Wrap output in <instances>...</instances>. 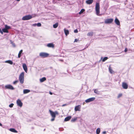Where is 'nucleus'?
Instances as JSON below:
<instances>
[{"label":"nucleus","instance_id":"obj_7","mask_svg":"<svg viewBox=\"0 0 134 134\" xmlns=\"http://www.w3.org/2000/svg\"><path fill=\"white\" fill-rule=\"evenodd\" d=\"M113 21V19L112 18L106 19L105 21V23L106 24H110Z\"/></svg>","mask_w":134,"mask_h":134},{"label":"nucleus","instance_id":"obj_26","mask_svg":"<svg viewBox=\"0 0 134 134\" xmlns=\"http://www.w3.org/2000/svg\"><path fill=\"white\" fill-rule=\"evenodd\" d=\"M77 119V117H76L74 118H72L71 120V122H74L76 121Z\"/></svg>","mask_w":134,"mask_h":134},{"label":"nucleus","instance_id":"obj_11","mask_svg":"<svg viewBox=\"0 0 134 134\" xmlns=\"http://www.w3.org/2000/svg\"><path fill=\"white\" fill-rule=\"evenodd\" d=\"M47 46L49 48H54V45L52 43H48L47 44Z\"/></svg>","mask_w":134,"mask_h":134},{"label":"nucleus","instance_id":"obj_47","mask_svg":"<svg viewBox=\"0 0 134 134\" xmlns=\"http://www.w3.org/2000/svg\"><path fill=\"white\" fill-rule=\"evenodd\" d=\"M12 45H13V46H15V44L14 43H12Z\"/></svg>","mask_w":134,"mask_h":134},{"label":"nucleus","instance_id":"obj_31","mask_svg":"<svg viewBox=\"0 0 134 134\" xmlns=\"http://www.w3.org/2000/svg\"><path fill=\"white\" fill-rule=\"evenodd\" d=\"M5 28L7 30L9 29L10 28V27L7 25H5Z\"/></svg>","mask_w":134,"mask_h":134},{"label":"nucleus","instance_id":"obj_19","mask_svg":"<svg viewBox=\"0 0 134 134\" xmlns=\"http://www.w3.org/2000/svg\"><path fill=\"white\" fill-rule=\"evenodd\" d=\"M86 3L88 4H90L92 3V0H88L86 1Z\"/></svg>","mask_w":134,"mask_h":134},{"label":"nucleus","instance_id":"obj_32","mask_svg":"<svg viewBox=\"0 0 134 134\" xmlns=\"http://www.w3.org/2000/svg\"><path fill=\"white\" fill-rule=\"evenodd\" d=\"M14 105V104L13 103H11L9 105V107L10 108H12L13 107Z\"/></svg>","mask_w":134,"mask_h":134},{"label":"nucleus","instance_id":"obj_21","mask_svg":"<svg viewBox=\"0 0 134 134\" xmlns=\"http://www.w3.org/2000/svg\"><path fill=\"white\" fill-rule=\"evenodd\" d=\"M94 92L95 93L97 94H100V92L98 91L97 89H95L94 90Z\"/></svg>","mask_w":134,"mask_h":134},{"label":"nucleus","instance_id":"obj_4","mask_svg":"<svg viewBox=\"0 0 134 134\" xmlns=\"http://www.w3.org/2000/svg\"><path fill=\"white\" fill-rule=\"evenodd\" d=\"M33 17L30 15H27L23 17L22 19L24 20H28L31 19Z\"/></svg>","mask_w":134,"mask_h":134},{"label":"nucleus","instance_id":"obj_14","mask_svg":"<svg viewBox=\"0 0 134 134\" xmlns=\"http://www.w3.org/2000/svg\"><path fill=\"white\" fill-rule=\"evenodd\" d=\"M71 118V116H68L66 118H65L64 119V121H69L70 120Z\"/></svg>","mask_w":134,"mask_h":134},{"label":"nucleus","instance_id":"obj_33","mask_svg":"<svg viewBox=\"0 0 134 134\" xmlns=\"http://www.w3.org/2000/svg\"><path fill=\"white\" fill-rule=\"evenodd\" d=\"M87 35L88 36H91L92 35V32H89L88 33Z\"/></svg>","mask_w":134,"mask_h":134},{"label":"nucleus","instance_id":"obj_24","mask_svg":"<svg viewBox=\"0 0 134 134\" xmlns=\"http://www.w3.org/2000/svg\"><path fill=\"white\" fill-rule=\"evenodd\" d=\"M109 70L111 74H112L114 72L110 66L109 67Z\"/></svg>","mask_w":134,"mask_h":134},{"label":"nucleus","instance_id":"obj_50","mask_svg":"<svg viewBox=\"0 0 134 134\" xmlns=\"http://www.w3.org/2000/svg\"><path fill=\"white\" fill-rule=\"evenodd\" d=\"M16 1H20V0H16Z\"/></svg>","mask_w":134,"mask_h":134},{"label":"nucleus","instance_id":"obj_17","mask_svg":"<svg viewBox=\"0 0 134 134\" xmlns=\"http://www.w3.org/2000/svg\"><path fill=\"white\" fill-rule=\"evenodd\" d=\"M5 63L9 64L11 65H12L13 64V62L12 60H9L5 61Z\"/></svg>","mask_w":134,"mask_h":134},{"label":"nucleus","instance_id":"obj_16","mask_svg":"<svg viewBox=\"0 0 134 134\" xmlns=\"http://www.w3.org/2000/svg\"><path fill=\"white\" fill-rule=\"evenodd\" d=\"M64 31L66 36H67L69 34V32L68 30H66L65 29H64Z\"/></svg>","mask_w":134,"mask_h":134},{"label":"nucleus","instance_id":"obj_25","mask_svg":"<svg viewBox=\"0 0 134 134\" xmlns=\"http://www.w3.org/2000/svg\"><path fill=\"white\" fill-rule=\"evenodd\" d=\"M58 23H56L55 24L53 25V27L54 28H56L58 26Z\"/></svg>","mask_w":134,"mask_h":134},{"label":"nucleus","instance_id":"obj_22","mask_svg":"<svg viewBox=\"0 0 134 134\" xmlns=\"http://www.w3.org/2000/svg\"><path fill=\"white\" fill-rule=\"evenodd\" d=\"M9 130L13 132L14 133H17V131L15 129L13 128H11Z\"/></svg>","mask_w":134,"mask_h":134},{"label":"nucleus","instance_id":"obj_35","mask_svg":"<svg viewBox=\"0 0 134 134\" xmlns=\"http://www.w3.org/2000/svg\"><path fill=\"white\" fill-rule=\"evenodd\" d=\"M122 96V93H120L119 94L118 96V98H119L120 97H121Z\"/></svg>","mask_w":134,"mask_h":134},{"label":"nucleus","instance_id":"obj_29","mask_svg":"<svg viewBox=\"0 0 134 134\" xmlns=\"http://www.w3.org/2000/svg\"><path fill=\"white\" fill-rule=\"evenodd\" d=\"M2 30L3 32H4L8 33V31L5 28L3 29Z\"/></svg>","mask_w":134,"mask_h":134},{"label":"nucleus","instance_id":"obj_36","mask_svg":"<svg viewBox=\"0 0 134 134\" xmlns=\"http://www.w3.org/2000/svg\"><path fill=\"white\" fill-rule=\"evenodd\" d=\"M18 82V80L15 81L13 82V84H15L16 83H17Z\"/></svg>","mask_w":134,"mask_h":134},{"label":"nucleus","instance_id":"obj_13","mask_svg":"<svg viewBox=\"0 0 134 134\" xmlns=\"http://www.w3.org/2000/svg\"><path fill=\"white\" fill-rule=\"evenodd\" d=\"M115 22L117 25H120V22L119 20L116 17L115 18Z\"/></svg>","mask_w":134,"mask_h":134},{"label":"nucleus","instance_id":"obj_12","mask_svg":"<svg viewBox=\"0 0 134 134\" xmlns=\"http://www.w3.org/2000/svg\"><path fill=\"white\" fill-rule=\"evenodd\" d=\"M49 111L50 112V113L52 116V117H54V118H55V113H54V112L53 111H52L49 110Z\"/></svg>","mask_w":134,"mask_h":134},{"label":"nucleus","instance_id":"obj_8","mask_svg":"<svg viewBox=\"0 0 134 134\" xmlns=\"http://www.w3.org/2000/svg\"><path fill=\"white\" fill-rule=\"evenodd\" d=\"M81 106L80 105H79L75 107V111H80V110Z\"/></svg>","mask_w":134,"mask_h":134},{"label":"nucleus","instance_id":"obj_23","mask_svg":"<svg viewBox=\"0 0 134 134\" xmlns=\"http://www.w3.org/2000/svg\"><path fill=\"white\" fill-rule=\"evenodd\" d=\"M46 80V78L45 77H43L40 79V81L41 82H42L45 81Z\"/></svg>","mask_w":134,"mask_h":134},{"label":"nucleus","instance_id":"obj_1","mask_svg":"<svg viewBox=\"0 0 134 134\" xmlns=\"http://www.w3.org/2000/svg\"><path fill=\"white\" fill-rule=\"evenodd\" d=\"M24 72H22L20 75L19 76V80L20 83L23 84L24 81Z\"/></svg>","mask_w":134,"mask_h":134},{"label":"nucleus","instance_id":"obj_30","mask_svg":"<svg viewBox=\"0 0 134 134\" xmlns=\"http://www.w3.org/2000/svg\"><path fill=\"white\" fill-rule=\"evenodd\" d=\"M85 11V10L84 9H82L81 10L80 12L79 13V14H82L84 11Z\"/></svg>","mask_w":134,"mask_h":134},{"label":"nucleus","instance_id":"obj_49","mask_svg":"<svg viewBox=\"0 0 134 134\" xmlns=\"http://www.w3.org/2000/svg\"><path fill=\"white\" fill-rule=\"evenodd\" d=\"M85 104V102H83V105H84V104Z\"/></svg>","mask_w":134,"mask_h":134},{"label":"nucleus","instance_id":"obj_42","mask_svg":"<svg viewBox=\"0 0 134 134\" xmlns=\"http://www.w3.org/2000/svg\"><path fill=\"white\" fill-rule=\"evenodd\" d=\"M77 41H78V40L77 39H75V40L74 42H76Z\"/></svg>","mask_w":134,"mask_h":134},{"label":"nucleus","instance_id":"obj_48","mask_svg":"<svg viewBox=\"0 0 134 134\" xmlns=\"http://www.w3.org/2000/svg\"><path fill=\"white\" fill-rule=\"evenodd\" d=\"M0 126H2V125L0 123Z\"/></svg>","mask_w":134,"mask_h":134},{"label":"nucleus","instance_id":"obj_20","mask_svg":"<svg viewBox=\"0 0 134 134\" xmlns=\"http://www.w3.org/2000/svg\"><path fill=\"white\" fill-rule=\"evenodd\" d=\"M108 58L107 57H105L103 58V57H102L101 58L100 60L102 59V61L104 62L108 59Z\"/></svg>","mask_w":134,"mask_h":134},{"label":"nucleus","instance_id":"obj_46","mask_svg":"<svg viewBox=\"0 0 134 134\" xmlns=\"http://www.w3.org/2000/svg\"><path fill=\"white\" fill-rule=\"evenodd\" d=\"M95 99V98L93 97V101Z\"/></svg>","mask_w":134,"mask_h":134},{"label":"nucleus","instance_id":"obj_40","mask_svg":"<svg viewBox=\"0 0 134 134\" xmlns=\"http://www.w3.org/2000/svg\"><path fill=\"white\" fill-rule=\"evenodd\" d=\"M54 113H55V115L56 114H58V113L57 111H55Z\"/></svg>","mask_w":134,"mask_h":134},{"label":"nucleus","instance_id":"obj_2","mask_svg":"<svg viewBox=\"0 0 134 134\" xmlns=\"http://www.w3.org/2000/svg\"><path fill=\"white\" fill-rule=\"evenodd\" d=\"M99 9L100 6L99 3H97L96 4L95 7L96 14L97 15L100 16L101 15L99 14L100 13Z\"/></svg>","mask_w":134,"mask_h":134},{"label":"nucleus","instance_id":"obj_45","mask_svg":"<svg viewBox=\"0 0 134 134\" xmlns=\"http://www.w3.org/2000/svg\"><path fill=\"white\" fill-rule=\"evenodd\" d=\"M49 94L51 95H52V94H53V93L52 92H49Z\"/></svg>","mask_w":134,"mask_h":134},{"label":"nucleus","instance_id":"obj_41","mask_svg":"<svg viewBox=\"0 0 134 134\" xmlns=\"http://www.w3.org/2000/svg\"><path fill=\"white\" fill-rule=\"evenodd\" d=\"M36 25H37V24H33L32 25V26H35Z\"/></svg>","mask_w":134,"mask_h":134},{"label":"nucleus","instance_id":"obj_28","mask_svg":"<svg viewBox=\"0 0 134 134\" xmlns=\"http://www.w3.org/2000/svg\"><path fill=\"white\" fill-rule=\"evenodd\" d=\"M100 132V128H98L96 131V132L97 134H99Z\"/></svg>","mask_w":134,"mask_h":134},{"label":"nucleus","instance_id":"obj_15","mask_svg":"<svg viewBox=\"0 0 134 134\" xmlns=\"http://www.w3.org/2000/svg\"><path fill=\"white\" fill-rule=\"evenodd\" d=\"M92 101V98H88L85 100V102L86 103H89Z\"/></svg>","mask_w":134,"mask_h":134},{"label":"nucleus","instance_id":"obj_38","mask_svg":"<svg viewBox=\"0 0 134 134\" xmlns=\"http://www.w3.org/2000/svg\"><path fill=\"white\" fill-rule=\"evenodd\" d=\"M52 118L51 119V120L52 121H53L54 120L55 118L52 117Z\"/></svg>","mask_w":134,"mask_h":134},{"label":"nucleus","instance_id":"obj_27","mask_svg":"<svg viewBox=\"0 0 134 134\" xmlns=\"http://www.w3.org/2000/svg\"><path fill=\"white\" fill-rule=\"evenodd\" d=\"M23 52V50H21L19 52L18 54V57L20 58L21 56V54Z\"/></svg>","mask_w":134,"mask_h":134},{"label":"nucleus","instance_id":"obj_43","mask_svg":"<svg viewBox=\"0 0 134 134\" xmlns=\"http://www.w3.org/2000/svg\"><path fill=\"white\" fill-rule=\"evenodd\" d=\"M106 131H103V134H106Z\"/></svg>","mask_w":134,"mask_h":134},{"label":"nucleus","instance_id":"obj_44","mask_svg":"<svg viewBox=\"0 0 134 134\" xmlns=\"http://www.w3.org/2000/svg\"><path fill=\"white\" fill-rule=\"evenodd\" d=\"M66 105H67L66 104H64L62 105V107H64V106H65Z\"/></svg>","mask_w":134,"mask_h":134},{"label":"nucleus","instance_id":"obj_34","mask_svg":"<svg viewBox=\"0 0 134 134\" xmlns=\"http://www.w3.org/2000/svg\"><path fill=\"white\" fill-rule=\"evenodd\" d=\"M37 25L38 27H40L41 26V23H38L37 24Z\"/></svg>","mask_w":134,"mask_h":134},{"label":"nucleus","instance_id":"obj_5","mask_svg":"<svg viewBox=\"0 0 134 134\" xmlns=\"http://www.w3.org/2000/svg\"><path fill=\"white\" fill-rule=\"evenodd\" d=\"M17 105L20 108H21L23 105V103L21 100L19 99H18L16 101Z\"/></svg>","mask_w":134,"mask_h":134},{"label":"nucleus","instance_id":"obj_18","mask_svg":"<svg viewBox=\"0 0 134 134\" xmlns=\"http://www.w3.org/2000/svg\"><path fill=\"white\" fill-rule=\"evenodd\" d=\"M30 91V90L27 89H25L23 90V93L24 94H26L29 93Z\"/></svg>","mask_w":134,"mask_h":134},{"label":"nucleus","instance_id":"obj_6","mask_svg":"<svg viewBox=\"0 0 134 134\" xmlns=\"http://www.w3.org/2000/svg\"><path fill=\"white\" fill-rule=\"evenodd\" d=\"M5 89H8L11 90H13L14 89V87L12 85L9 84L5 85Z\"/></svg>","mask_w":134,"mask_h":134},{"label":"nucleus","instance_id":"obj_9","mask_svg":"<svg viewBox=\"0 0 134 134\" xmlns=\"http://www.w3.org/2000/svg\"><path fill=\"white\" fill-rule=\"evenodd\" d=\"M122 86L123 88L124 89H127L128 88V86L127 84L124 82H123L122 83Z\"/></svg>","mask_w":134,"mask_h":134},{"label":"nucleus","instance_id":"obj_37","mask_svg":"<svg viewBox=\"0 0 134 134\" xmlns=\"http://www.w3.org/2000/svg\"><path fill=\"white\" fill-rule=\"evenodd\" d=\"M74 32L75 33H77L78 31L77 29H75L74 30Z\"/></svg>","mask_w":134,"mask_h":134},{"label":"nucleus","instance_id":"obj_39","mask_svg":"<svg viewBox=\"0 0 134 134\" xmlns=\"http://www.w3.org/2000/svg\"><path fill=\"white\" fill-rule=\"evenodd\" d=\"M128 51V49L127 48H126L125 49L124 51L125 52H126Z\"/></svg>","mask_w":134,"mask_h":134},{"label":"nucleus","instance_id":"obj_10","mask_svg":"<svg viewBox=\"0 0 134 134\" xmlns=\"http://www.w3.org/2000/svg\"><path fill=\"white\" fill-rule=\"evenodd\" d=\"M23 67L25 71L27 73V69L26 65L25 64H23Z\"/></svg>","mask_w":134,"mask_h":134},{"label":"nucleus","instance_id":"obj_3","mask_svg":"<svg viewBox=\"0 0 134 134\" xmlns=\"http://www.w3.org/2000/svg\"><path fill=\"white\" fill-rule=\"evenodd\" d=\"M49 55V54L48 53L45 52H41L39 54L40 56L42 58L47 57Z\"/></svg>","mask_w":134,"mask_h":134}]
</instances>
